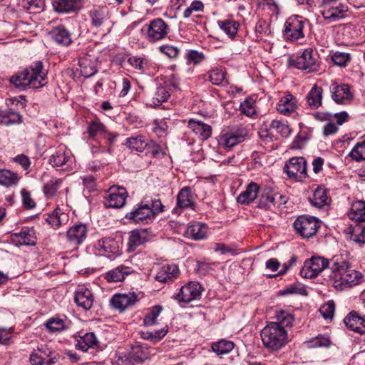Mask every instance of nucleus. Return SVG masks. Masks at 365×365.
Wrapping results in <instances>:
<instances>
[{
  "label": "nucleus",
  "instance_id": "10",
  "mask_svg": "<svg viewBox=\"0 0 365 365\" xmlns=\"http://www.w3.org/2000/svg\"><path fill=\"white\" fill-rule=\"evenodd\" d=\"M306 21L299 16H290L284 24V36L291 41H295L304 37V27Z\"/></svg>",
  "mask_w": 365,
  "mask_h": 365
},
{
  "label": "nucleus",
  "instance_id": "44",
  "mask_svg": "<svg viewBox=\"0 0 365 365\" xmlns=\"http://www.w3.org/2000/svg\"><path fill=\"white\" fill-rule=\"evenodd\" d=\"M125 145L131 150L143 152L149 146V140L144 135H139L128 138Z\"/></svg>",
  "mask_w": 365,
  "mask_h": 365
},
{
  "label": "nucleus",
  "instance_id": "11",
  "mask_svg": "<svg viewBox=\"0 0 365 365\" xmlns=\"http://www.w3.org/2000/svg\"><path fill=\"white\" fill-rule=\"evenodd\" d=\"M284 172L289 178L297 181L307 177V162L303 157H293L286 162Z\"/></svg>",
  "mask_w": 365,
  "mask_h": 365
},
{
  "label": "nucleus",
  "instance_id": "62",
  "mask_svg": "<svg viewBox=\"0 0 365 365\" xmlns=\"http://www.w3.org/2000/svg\"><path fill=\"white\" fill-rule=\"evenodd\" d=\"M45 326L49 331L56 332L63 330L65 328V323L58 317H52L45 323Z\"/></svg>",
  "mask_w": 365,
  "mask_h": 365
},
{
  "label": "nucleus",
  "instance_id": "22",
  "mask_svg": "<svg viewBox=\"0 0 365 365\" xmlns=\"http://www.w3.org/2000/svg\"><path fill=\"white\" fill-rule=\"evenodd\" d=\"M331 98L337 104H347L352 99V94L347 84L333 82L330 87Z\"/></svg>",
  "mask_w": 365,
  "mask_h": 365
},
{
  "label": "nucleus",
  "instance_id": "29",
  "mask_svg": "<svg viewBox=\"0 0 365 365\" xmlns=\"http://www.w3.org/2000/svg\"><path fill=\"white\" fill-rule=\"evenodd\" d=\"M298 101L297 98L289 93L283 96L277 104V111L284 115H289L297 108Z\"/></svg>",
  "mask_w": 365,
  "mask_h": 365
},
{
  "label": "nucleus",
  "instance_id": "9",
  "mask_svg": "<svg viewBox=\"0 0 365 365\" xmlns=\"http://www.w3.org/2000/svg\"><path fill=\"white\" fill-rule=\"evenodd\" d=\"M293 227L301 236L309 238L317 233L320 225L319 220L315 217L302 215L297 218Z\"/></svg>",
  "mask_w": 365,
  "mask_h": 365
},
{
  "label": "nucleus",
  "instance_id": "35",
  "mask_svg": "<svg viewBox=\"0 0 365 365\" xmlns=\"http://www.w3.org/2000/svg\"><path fill=\"white\" fill-rule=\"evenodd\" d=\"M133 272V269L132 267L120 264L108 271L105 275V279L109 282H119L124 280L126 276Z\"/></svg>",
  "mask_w": 365,
  "mask_h": 365
},
{
  "label": "nucleus",
  "instance_id": "51",
  "mask_svg": "<svg viewBox=\"0 0 365 365\" xmlns=\"http://www.w3.org/2000/svg\"><path fill=\"white\" fill-rule=\"evenodd\" d=\"M257 34V41H270L272 37V32L269 28L268 24L264 21H259L255 27Z\"/></svg>",
  "mask_w": 365,
  "mask_h": 365
},
{
  "label": "nucleus",
  "instance_id": "55",
  "mask_svg": "<svg viewBox=\"0 0 365 365\" xmlns=\"http://www.w3.org/2000/svg\"><path fill=\"white\" fill-rule=\"evenodd\" d=\"M62 180L58 178H51L48 182L44 184L43 193L47 198L53 197L60 186Z\"/></svg>",
  "mask_w": 365,
  "mask_h": 365
},
{
  "label": "nucleus",
  "instance_id": "19",
  "mask_svg": "<svg viewBox=\"0 0 365 365\" xmlns=\"http://www.w3.org/2000/svg\"><path fill=\"white\" fill-rule=\"evenodd\" d=\"M125 217L135 223L148 224L153 218V212L150 210L148 204H140L133 211L126 214Z\"/></svg>",
  "mask_w": 365,
  "mask_h": 365
},
{
  "label": "nucleus",
  "instance_id": "33",
  "mask_svg": "<svg viewBox=\"0 0 365 365\" xmlns=\"http://www.w3.org/2000/svg\"><path fill=\"white\" fill-rule=\"evenodd\" d=\"M179 274L178 267L175 264H166L161 267L155 279L163 283H170L177 278Z\"/></svg>",
  "mask_w": 365,
  "mask_h": 365
},
{
  "label": "nucleus",
  "instance_id": "58",
  "mask_svg": "<svg viewBox=\"0 0 365 365\" xmlns=\"http://www.w3.org/2000/svg\"><path fill=\"white\" fill-rule=\"evenodd\" d=\"M349 156L357 162L365 160V141L356 143L349 153Z\"/></svg>",
  "mask_w": 365,
  "mask_h": 365
},
{
  "label": "nucleus",
  "instance_id": "45",
  "mask_svg": "<svg viewBox=\"0 0 365 365\" xmlns=\"http://www.w3.org/2000/svg\"><path fill=\"white\" fill-rule=\"evenodd\" d=\"M130 358L136 362H143L150 357V353L145 344H136L131 348Z\"/></svg>",
  "mask_w": 365,
  "mask_h": 365
},
{
  "label": "nucleus",
  "instance_id": "60",
  "mask_svg": "<svg viewBox=\"0 0 365 365\" xmlns=\"http://www.w3.org/2000/svg\"><path fill=\"white\" fill-rule=\"evenodd\" d=\"M240 110L247 116L252 117L256 113L255 100L252 98H247L240 104Z\"/></svg>",
  "mask_w": 365,
  "mask_h": 365
},
{
  "label": "nucleus",
  "instance_id": "17",
  "mask_svg": "<svg viewBox=\"0 0 365 365\" xmlns=\"http://www.w3.org/2000/svg\"><path fill=\"white\" fill-rule=\"evenodd\" d=\"M49 163L53 167L66 166L64 169L68 170L71 168L72 153L65 145H61L51 155Z\"/></svg>",
  "mask_w": 365,
  "mask_h": 365
},
{
  "label": "nucleus",
  "instance_id": "2",
  "mask_svg": "<svg viewBox=\"0 0 365 365\" xmlns=\"http://www.w3.org/2000/svg\"><path fill=\"white\" fill-rule=\"evenodd\" d=\"M46 73L43 69L42 63L38 61L13 76L10 81L20 90L38 88L46 84Z\"/></svg>",
  "mask_w": 365,
  "mask_h": 365
},
{
  "label": "nucleus",
  "instance_id": "38",
  "mask_svg": "<svg viewBox=\"0 0 365 365\" xmlns=\"http://www.w3.org/2000/svg\"><path fill=\"white\" fill-rule=\"evenodd\" d=\"M259 186L255 182H250L237 197V201L240 204L247 205L253 202L257 197Z\"/></svg>",
  "mask_w": 365,
  "mask_h": 365
},
{
  "label": "nucleus",
  "instance_id": "12",
  "mask_svg": "<svg viewBox=\"0 0 365 365\" xmlns=\"http://www.w3.org/2000/svg\"><path fill=\"white\" fill-rule=\"evenodd\" d=\"M128 193L123 187L112 186L104 195V205L106 207L120 208L125 204Z\"/></svg>",
  "mask_w": 365,
  "mask_h": 365
},
{
  "label": "nucleus",
  "instance_id": "27",
  "mask_svg": "<svg viewBox=\"0 0 365 365\" xmlns=\"http://www.w3.org/2000/svg\"><path fill=\"white\" fill-rule=\"evenodd\" d=\"M152 235L148 229H136L129 236L128 251L133 252L137 247L149 241Z\"/></svg>",
  "mask_w": 365,
  "mask_h": 365
},
{
  "label": "nucleus",
  "instance_id": "54",
  "mask_svg": "<svg viewBox=\"0 0 365 365\" xmlns=\"http://www.w3.org/2000/svg\"><path fill=\"white\" fill-rule=\"evenodd\" d=\"M275 319L277 321L272 322L282 327L284 329L286 327H291L294 321L293 316L289 312L284 310L277 312L275 315Z\"/></svg>",
  "mask_w": 365,
  "mask_h": 365
},
{
  "label": "nucleus",
  "instance_id": "26",
  "mask_svg": "<svg viewBox=\"0 0 365 365\" xmlns=\"http://www.w3.org/2000/svg\"><path fill=\"white\" fill-rule=\"evenodd\" d=\"M83 0H54L53 6L59 14H69L81 9Z\"/></svg>",
  "mask_w": 365,
  "mask_h": 365
},
{
  "label": "nucleus",
  "instance_id": "47",
  "mask_svg": "<svg viewBox=\"0 0 365 365\" xmlns=\"http://www.w3.org/2000/svg\"><path fill=\"white\" fill-rule=\"evenodd\" d=\"M217 24L230 38H233L236 36L240 26L239 23L233 19L220 20L217 21Z\"/></svg>",
  "mask_w": 365,
  "mask_h": 365
},
{
  "label": "nucleus",
  "instance_id": "7",
  "mask_svg": "<svg viewBox=\"0 0 365 365\" xmlns=\"http://www.w3.org/2000/svg\"><path fill=\"white\" fill-rule=\"evenodd\" d=\"M331 269V259L320 256H313L304 261L300 270V275L306 279L317 277L325 268Z\"/></svg>",
  "mask_w": 365,
  "mask_h": 365
},
{
  "label": "nucleus",
  "instance_id": "42",
  "mask_svg": "<svg viewBox=\"0 0 365 365\" xmlns=\"http://www.w3.org/2000/svg\"><path fill=\"white\" fill-rule=\"evenodd\" d=\"M322 88L317 84L314 85L306 96L307 102L311 108L317 109L322 106Z\"/></svg>",
  "mask_w": 365,
  "mask_h": 365
},
{
  "label": "nucleus",
  "instance_id": "8",
  "mask_svg": "<svg viewBox=\"0 0 365 365\" xmlns=\"http://www.w3.org/2000/svg\"><path fill=\"white\" fill-rule=\"evenodd\" d=\"M248 132L246 128L239 126L230 130L223 131L219 136V145L225 149H230L244 142Z\"/></svg>",
  "mask_w": 365,
  "mask_h": 365
},
{
  "label": "nucleus",
  "instance_id": "36",
  "mask_svg": "<svg viewBox=\"0 0 365 365\" xmlns=\"http://www.w3.org/2000/svg\"><path fill=\"white\" fill-rule=\"evenodd\" d=\"M207 226L205 223L195 222L187 227L185 235L195 240H201L207 237Z\"/></svg>",
  "mask_w": 365,
  "mask_h": 365
},
{
  "label": "nucleus",
  "instance_id": "31",
  "mask_svg": "<svg viewBox=\"0 0 365 365\" xmlns=\"http://www.w3.org/2000/svg\"><path fill=\"white\" fill-rule=\"evenodd\" d=\"M344 323L349 329L365 334V318L355 312H350L344 319Z\"/></svg>",
  "mask_w": 365,
  "mask_h": 365
},
{
  "label": "nucleus",
  "instance_id": "3",
  "mask_svg": "<svg viewBox=\"0 0 365 365\" xmlns=\"http://www.w3.org/2000/svg\"><path fill=\"white\" fill-rule=\"evenodd\" d=\"M261 339L267 349L276 351L286 345L288 341V334L282 327L269 322L261 331Z\"/></svg>",
  "mask_w": 365,
  "mask_h": 365
},
{
  "label": "nucleus",
  "instance_id": "13",
  "mask_svg": "<svg viewBox=\"0 0 365 365\" xmlns=\"http://www.w3.org/2000/svg\"><path fill=\"white\" fill-rule=\"evenodd\" d=\"M202 291L203 287L199 282L191 281L181 287L175 299L180 302L189 303L199 299Z\"/></svg>",
  "mask_w": 365,
  "mask_h": 365
},
{
  "label": "nucleus",
  "instance_id": "34",
  "mask_svg": "<svg viewBox=\"0 0 365 365\" xmlns=\"http://www.w3.org/2000/svg\"><path fill=\"white\" fill-rule=\"evenodd\" d=\"M12 240L21 245H34L36 243V235L34 229L23 227L19 232L12 234Z\"/></svg>",
  "mask_w": 365,
  "mask_h": 365
},
{
  "label": "nucleus",
  "instance_id": "28",
  "mask_svg": "<svg viewBox=\"0 0 365 365\" xmlns=\"http://www.w3.org/2000/svg\"><path fill=\"white\" fill-rule=\"evenodd\" d=\"M45 220L51 227L58 229L68 222L69 215L63 209L57 207L51 212L46 215Z\"/></svg>",
  "mask_w": 365,
  "mask_h": 365
},
{
  "label": "nucleus",
  "instance_id": "43",
  "mask_svg": "<svg viewBox=\"0 0 365 365\" xmlns=\"http://www.w3.org/2000/svg\"><path fill=\"white\" fill-rule=\"evenodd\" d=\"M309 202L313 207L322 208L329 205L330 199L326 190L319 187L314 190L312 197L309 198Z\"/></svg>",
  "mask_w": 365,
  "mask_h": 365
},
{
  "label": "nucleus",
  "instance_id": "14",
  "mask_svg": "<svg viewBox=\"0 0 365 365\" xmlns=\"http://www.w3.org/2000/svg\"><path fill=\"white\" fill-rule=\"evenodd\" d=\"M95 250L96 254L109 258L120 254V242L112 237L99 240L95 245Z\"/></svg>",
  "mask_w": 365,
  "mask_h": 365
},
{
  "label": "nucleus",
  "instance_id": "63",
  "mask_svg": "<svg viewBox=\"0 0 365 365\" xmlns=\"http://www.w3.org/2000/svg\"><path fill=\"white\" fill-rule=\"evenodd\" d=\"M334 64L339 66H346L350 61V55L348 53L336 51L331 56Z\"/></svg>",
  "mask_w": 365,
  "mask_h": 365
},
{
  "label": "nucleus",
  "instance_id": "64",
  "mask_svg": "<svg viewBox=\"0 0 365 365\" xmlns=\"http://www.w3.org/2000/svg\"><path fill=\"white\" fill-rule=\"evenodd\" d=\"M351 240L358 244L365 243V227L356 226L351 235Z\"/></svg>",
  "mask_w": 365,
  "mask_h": 365
},
{
  "label": "nucleus",
  "instance_id": "23",
  "mask_svg": "<svg viewBox=\"0 0 365 365\" xmlns=\"http://www.w3.org/2000/svg\"><path fill=\"white\" fill-rule=\"evenodd\" d=\"M88 133L91 138L101 137L107 139L110 143H113L118 136L117 134L107 131L103 124L98 120H93L89 123Z\"/></svg>",
  "mask_w": 365,
  "mask_h": 365
},
{
  "label": "nucleus",
  "instance_id": "50",
  "mask_svg": "<svg viewBox=\"0 0 365 365\" xmlns=\"http://www.w3.org/2000/svg\"><path fill=\"white\" fill-rule=\"evenodd\" d=\"M170 97V93L165 86H158L153 98L148 104L151 107H157L162 103L167 101Z\"/></svg>",
  "mask_w": 365,
  "mask_h": 365
},
{
  "label": "nucleus",
  "instance_id": "15",
  "mask_svg": "<svg viewBox=\"0 0 365 365\" xmlns=\"http://www.w3.org/2000/svg\"><path fill=\"white\" fill-rule=\"evenodd\" d=\"M286 200L279 193L269 187H266L260 197L259 207L265 210L272 209L284 204Z\"/></svg>",
  "mask_w": 365,
  "mask_h": 365
},
{
  "label": "nucleus",
  "instance_id": "6",
  "mask_svg": "<svg viewBox=\"0 0 365 365\" xmlns=\"http://www.w3.org/2000/svg\"><path fill=\"white\" fill-rule=\"evenodd\" d=\"M274 133L287 138L291 133V128L287 121L273 120L269 124H264L259 131V137L265 141L269 142L277 140Z\"/></svg>",
  "mask_w": 365,
  "mask_h": 365
},
{
  "label": "nucleus",
  "instance_id": "52",
  "mask_svg": "<svg viewBox=\"0 0 365 365\" xmlns=\"http://www.w3.org/2000/svg\"><path fill=\"white\" fill-rule=\"evenodd\" d=\"M21 115L11 109L0 113V123L4 125H10L21 122Z\"/></svg>",
  "mask_w": 365,
  "mask_h": 365
},
{
  "label": "nucleus",
  "instance_id": "5",
  "mask_svg": "<svg viewBox=\"0 0 365 365\" xmlns=\"http://www.w3.org/2000/svg\"><path fill=\"white\" fill-rule=\"evenodd\" d=\"M291 65L307 73L318 71L320 66L317 53L311 48L304 49L292 61Z\"/></svg>",
  "mask_w": 365,
  "mask_h": 365
},
{
  "label": "nucleus",
  "instance_id": "32",
  "mask_svg": "<svg viewBox=\"0 0 365 365\" xmlns=\"http://www.w3.org/2000/svg\"><path fill=\"white\" fill-rule=\"evenodd\" d=\"M74 300L78 307L86 310L90 309L93 304L91 291L84 287H80L76 291Z\"/></svg>",
  "mask_w": 365,
  "mask_h": 365
},
{
  "label": "nucleus",
  "instance_id": "53",
  "mask_svg": "<svg viewBox=\"0 0 365 365\" xmlns=\"http://www.w3.org/2000/svg\"><path fill=\"white\" fill-rule=\"evenodd\" d=\"M163 311V307L155 305L150 309L145 316L143 324L145 327H152L157 324V319Z\"/></svg>",
  "mask_w": 365,
  "mask_h": 365
},
{
  "label": "nucleus",
  "instance_id": "48",
  "mask_svg": "<svg viewBox=\"0 0 365 365\" xmlns=\"http://www.w3.org/2000/svg\"><path fill=\"white\" fill-rule=\"evenodd\" d=\"M19 6L31 14L39 13L44 9V0H19Z\"/></svg>",
  "mask_w": 365,
  "mask_h": 365
},
{
  "label": "nucleus",
  "instance_id": "25",
  "mask_svg": "<svg viewBox=\"0 0 365 365\" xmlns=\"http://www.w3.org/2000/svg\"><path fill=\"white\" fill-rule=\"evenodd\" d=\"M88 229L86 224L78 223L71 227L67 231L66 236L70 243L79 245L87 237Z\"/></svg>",
  "mask_w": 365,
  "mask_h": 365
},
{
  "label": "nucleus",
  "instance_id": "30",
  "mask_svg": "<svg viewBox=\"0 0 365 365\" xmlns=\"http://www.w3.org/2000/svg\"><path fill=\"white\" fill-rule=\"evenodd\" d=\"M187 126L201 140H205L211 136L212 127L201 120L190 119Z\"/></svg>",
  "mask_w": 365,
  "mask_h": 365
},
{
  "label": "nucleus",
  "instance_id": "39",
  "mask_svg": "<svg viewBox=\"0 0 365 365\" xmlns=\"http://www.w3.org/2000/svg\"><path fill=\"white\" fill-rule=\"evenodd\" d=\"M98 340L93 332L86 333L83 336L76 337V347L83 352L87 351L90 348H95L98 346Z\"/></svg>",
  "mask_w": 365,
  "mask_h": 365
},
{
  "label": "nucleus",
  "instance_id": "41",
  "mask_svg": "<svg viewBox=\"0 0 365 365\" xmlns=\"http://www.w3.org/2000/svg\"><path fill=\"white\" fill-rule=\"evenodd\" d=\"M347 215L349 218L356 222H365V202L359 200L352 203Z\"/></svg>",
  "mask_w": 365,
  "mask_h": 365
},
{
  "label": "nucleus",
  "instance_id": "61",
  "mask_svg": "<svg viewBox=\"0 0 365 365\" xmlns=\"http://www.w3.org/2000/svg\"><path fill=\"white\" fill-rule=\"evenodd\" d=\"M128 62L131 66L141 73L145 71L148 63V59L145 58L135 56L129 57Z\"/></svg>",
  "mask_w": 365,
  "mask_h": 365
},
{
  "label": "nucleus",
  "instance_id": "21",
  "mask_svg": "<svg viewBox=\"0 0 365 365\" xmlns=\"http://www.w3.org/2000/svg\"><path fill=\"white\" fill-rule=\"evenodd\" d=\"M168 26L160 18L152 20L148 28V38L150 41H157L164 38L168 34Z\"/></svg>",
  "mask_w": 365,
  "mask_h": 365
},
{
  "label": "nucleus",
  "instance_id": "4",
  "mask_svg": "<svg viewBox=\"0 0 365 365\" xmlns=\"http://www.w3.org/2000/svg\"><path fill=\"white\" fill-rule=\"evenodd\" d=\"M320 14L328 24L343 19L349 10L344 0H318Z\"/></svg>",
  "mask_w": 365,
  "mask_h": 365
},
{
  "label": "nucleus",
  "instance_id": "56",
  "mask_svg": "<svg viewBox=\"0 0 365 365\" xmlns=\"http://www.w3.org/2000/svg\"><path fill=\"white\" fill-rule=\"evenodd\" d=\"M168 333V328L165 327L155 331H141L140 336L145 340L157 342L161 340Z\"/></svg>",
  "mask_w": 365,
  "mask_h": 365
},
{
  "label": "nucleus",
  "instance_id": "1",
  "mask_svg": "<svg viewBox=\"0 0 365 365\" xmlns=\"http://www.w3.org/2000/svg\"><path fill=\"white\" fill-rule=\"evenodd\" d=\"M329 277L332 286L336 290L342 291L361 283L364 276L360 272L351 269L346 257L339 255L331 259V273Z\"/></svg>",
  "mask_w": 365,
  "mask_h": 365
},
{
  "label": "nucleus",
  "instance_id": "37",
  "mask_svg": "<svg viewBox=\"0 0 365 365\" xmlns=\"http://www.w3.org/2000/svg\"><path fill=\"white\" fill-rule=\"evenodd\" d=\"M78 66L81 75L85 78H89L95 75L98 70L96 68V61L91 56H85L79 58Z\"/></svg>",
  "mask_w": 365,
  "mask_h": 365
},
{
  "label": "nucleus",
  "instance_id": "46",
  "mask_svg": "<svg viewBox=\"0 0 365 365\" xmlns=\"http://www.w3.org/2000/svg\"><path fill=\"white\" fill-rule=\"evenodd\" d=\"M19 179L20 177L16 173L7 169L0 170V185L4 187L15 186L18 184Z\"/></svg>",
  "mask_w": 365,
  "mask_h": 365
},
{
  "label": "nucleus",
  "instance_id": "18",
  "mask_svg": "<svg viewBox=\"0 0 365 365\" xmlns=\"http://www.w3.org/2000/svg\"><path fill=\"white\" fill-rule=\"evenodd\" d=\"M59 354L48 348L38 349V353L32 354L30 356L31 365H53L58 361Z\"/></svg>",
  "mask_w": 365,
  "mask_h": 365
},
{
  "label": "nucleus",
  "instance_id": "49",
  "mask_svg": "<svg viewBox=\"0 0 365 365\" xmlns=\"http://www.w3.org/2000/svg\"><path fill=\"white\" fill-rule=\"evenodd\" d=\"M235 347V344L232 341L221 339L213 342L211 348L213 352L217 356L229 354Z\"/></svg>",
  "mask_w": 365,
  "mask_h": 365
},
{
  "label": "nucleus",
  "instance_id": "24",
  "mask_svg": "<svg viewBox=\"0 0 365 365\" xmlns=\"http://www.w3.org/2000/svg\"><path fill=\"white\" fill-rule=\"evenodd\" d=\"M136 301V294L134 292H128L114 294L110 299V304L114 309L123 312L133 305Z\"/></svg>",
  "mask_w": 365,
  "mask_h": 365
},
{
  "label": "nucleus",
  "instance_id": "59",
  "mask_svg": "<svg viewBox=\"0 0 365 365\" xmlns=\"http://www.w3.org/2000/svg\"><path fill=\"white\" fill-rule=\"evenodd\" d=\"M210 81L214 85H222L225 82V73L221 68H214L208 73Z\"/></svg>",
  "mask_w": 365,
  "mask_h": 365
},
{
  "label": "nucleus",
  "instance_id": "57",
  "mask_svg": "<svg viewBox=\"0 0 365 365\" xmlns=\"http://www.w3.org/2000/svg\"><path fill=\"white\" fill-rule=\"evenodd\" d=\"M306 343L309 348L329 347L331 344V340L327 336L318 335Z\"/></svg>",
  "mask_w": 365,
  "mask_h": 365
},
{
  "label": "nucleus",
  "instance_id": "16",
  "mask_svg": "<svg viewBox=\"0 0 365 365\" xmlns=\"http://www.w3.org/2000/svg\"><path fill=\"white\" fill-rule=\"evenodd\" d=\"M91 26L100 28L110 18V9L106 6H93L88 13Z\"/></svg>",
  "mask_w": 365,
  "mask_h": 365
},
{
  "label": "nucleus",
  "instance_id": "40",
  "mask_svg": "<svg viewBox=\"0 0 365 365\" xmlns=\"http://www.w3.org/2000/svg\"><path fill=\"white\" fill-rule=\"evenodd\" d=\"M51 35L53 39L59 45L67 46L72 42L70 32L63 26H58L53 29Z\"/></svg>",
  "mask_w": 365,
  "mask_h": 365
},
{
  "label": "nucleus",
  "instance_id": "20",
  "mask_svg": "<svg viewBox=\"0 0 365 365\" xmlns=\"http://www.w3.org/2000/svg\"><path fill=\"white\" fill-rule=\"evenodd\" d=\"M195 194L190 187H184L178 193L176 207L173 209V212L178 213L179 209L190 208L195 210Z\"/></svg>",
  "mask_w": 365,
  "mask_h": 365
}]
</instances>
